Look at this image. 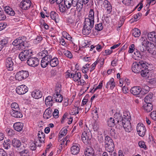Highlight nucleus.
<instances>
[{
  "mask_svg": "<svg viewBox=\"0 0 156 156\" xmlns=\"http://www.w3.org/2000/svg\"><path fill=\"white\" fill-rule=\"evenodd\" d=\"M148 63L145 61H140L134 62L132 65V69L133 72L135 73L141 72V74L142 76H147L148 70H147Z\"/></svg>",
  "mask_w": 156,
  "mask_h": 156,
  "instance_id": "f257e3e1",
  "label": "nucleus"
},
{
  "mask_svg": "<svg viewBox=\"0 0 156 156\" xmlns=\"http://www.w3.org/2000/svg\"><path fill=\"white\" fill-rule=\"evenodd\" d=\"M89 0H66V5H68V8H69L70 6L73 7H76V9L78 12H80L82 9L83 7V4H86L88 3Z\"/></svg>",
  "mask_w": 156,
  "mask_h": 156,
  "instance_id": "f03ea898",
  "label": "nucleus"
},
{
  "mask_svg": "<svg viewBox=\"0 0 156 156\" xmlns=\"http://www.w3.org/2000/svg\"><path fill=\"white\" fill-rule=\"evenodd\" d=\"M131 118L129 116H124L122 120V123L119 126L121 127L123 126L125 131L128 132H130L133 129V127L130 122Z\"/></svg>",
  "mask_w": 156,
  "mask_h": 156,
  "instance_id": "7ed1b4c3",
  "label": "nucleus"
},
{
  "mask_svg": "<svg viewBox=\"0 0 156 156\" xmlns=\"http://www.w3.org/2000/svg\"><path fill=\"white\" fill-rule=\"evenodd\" d=\"M24 39L22 37H19L14 40L12 44L14 46H18V48L21 49H25L28 47V44L27 42L24 41Z\"/></svg>",
  "mask_w": 156,
  "mask_h": 156,
  "instance_id": "20e7f679",
  "label": "nucleus"
},
{
  "mask_svg": "<svg viewBox=\"0 0 156 156\" xmlns=\"http://www.w3.org/2000/svg\"><path fill=\"white\" fill-rule=\"evenodd\" d=\"M32 54L31 49H26L19 54V58L22 61H26L31 57Z\"/></svg>",
  "mask_w": 156,
  "mask_h": 156,
  "instance_id": "39448f33",
  "label": "nucleus"
},
{
  "mask_svg": "<svg viewBox=\"0 0 156 156\" xmlns=\"http://www.w3.org/2000/svg\"><path fill=\"white\" fill-rule=\"evenodd\" d=\"M91 138V133L90 131L88 132L84 131L81 136L82 140L83 143L86 145L90 144V141Z\"/></svg>",
  "mask_w": 156,
  "mask_h": 156,
  "instance_id": "423d86ee",
  "label": "nucleus"
},
{
  "mask_svg": "<svg viewBox=\"0 0 156 156\" xmlns=\"http://www.w3.org/2000/svg\"><path fill=\"white\" fill-rule=\"evenodd\" d=\"M29 76V73L27 71L21 70L16 74L15 78L17 80L21 81L26 79Z\"/></svg>",
  "mask_w": 156,
  "mask_h": 156,
  "instance_id": "0eeeda50",
  "label": "nucleus"
},
{
  "mask_svg": "<svg viewBox=\"0 0 156 156\" xmlns=\"http://www.w3.org/2000/svg\"><path fill=\"white\" fill-rule=\"evenodd\" d=\"M136 130L138 135L140 136L143 137L145 134L146 129L143 124L140 123L137 124Z\"/></svg>",
  "mask_w": 156,
  "mask_h": 156,
  "instance_id": "6e6552de",
  "label": "nucleus"
},
{
  "mask_svg": "<svg viewBox=\"0 0 156 156\" xmlns=\"http://www.w3.org/2000/svg\"><path fill=\"white\" fill-rule=\"evenodd\" d=\"M53 52L51 49L48 50H44L38 53L39 57H42V58H46L48 57H52Z\"/></svg>",
  "mask_w": 156,
  "mask_h": 156,
  "instance_id": "1a4fd4ad",
  "label": "nucleus"
},
{
  "mask_svg": "<svg viewBox=\"0 0 156 156\" xmlns=\"http://www.w3.org/2000/svg\"><path fill=\"white\" fill-rule=\"evenodd\" d=\"M27 62L29 66L32 67H36L39 64V61L36 57H30L27 59Z\"/></svg>",
  "mask_w": 156,
  "mask_h": 156,
  "instance_id": "9d476101",
  "label": "nucleus"
},
{
  "mask_svg": "<svg viewBox=\"0 0 156 156\" xmlns=\"http://www.w3.org/2000/svg\"><path fill=\"white\" fill-rule=\"evenodd\" d=\"M68 73V77H69L70 78L73 79V80L75 82H79L80 81V79L81 76V73L80 72H76L75 73H72L70 74L69 73L67 72Z\"/></svg>",
  "mask_w": 156,
  "mask_h": 156,
  "instance_id": "9b49d317",
  "label": "nucleus"
},
{
  "mask_svg": "<svg viewBox=\"0 0 156 156\" xmlns=\"http://www.w3.org/2000/svg\"><path fill=\"white\" fill-rule=\"evenodd\" d=\"M28 88L25 85H22L18 86L16 89V92L19 95L24 94L28 91Z\"/></svg>",
  "mask_w": 156,
  "mask_h": 156,
  "instance_id": "f8f14e48",
  "label": "nucleus"
},
{
  "mask_svg": "<svg viewBox=\"0 0 156 156\" xmlns=\"http://www.w3.org/2000/svg\"><path fill=\"white\" fill-rule=\"evenodd\" d=\"M38 138L35 139V142L36 144H41L44 143L45 140V134L41 131H39L37 134Z\"/></svg>",
  "mask_w": 156,
  "mask_h": 156,
  "instance_id": "ddd939ff",
  "label": "nucleus"
},
{
  "mask_svg": "<svg viewBox=\"0 0 156 156\" xmlns=\"http://www.w3.org/2000/svg\"><path fill=\"white\" fill-rule=\"evenodd\" d=\"M31 5V2L30 0H22L20 3V7L23 10L28 9Z\"/></svg>",
  "mask_w": 156,
  "mask_h": 156,
  "instance_id": "4468645a",
  "label": "nucleus"
},
{
  "mask_svg": "<svg viewBox=\"0 0 156 156\" xmlns=\"http://www.w3.org/2000/svg\"><path fill=\"white\" fill-rule=\"evenodd\" d=\"M122 113L119 111L116 112L114 115V118H115L117 123L118 125H120L122 123V120L123 119V118L126 115H124L122 117Z\"/></svg>",
  "mask_w": 156,
  "mask_h": 156,
  "instance_id": "2eb2a0df",
  "label": "nucleus"
},
{
  "mask_svg": "<svg viewBox=\"0 0 156 156\" xmlns=\"http://www.w3.org/2000/svg\"><path fill=\"white\" fill-rule=\"evenodd\" d=\"M13 62L11 58L8 57L5 60V65L8 70L11 71L13 70Z\"/></svg>",
  "mask_w": 156,
  "mask_h": 156,
  "instance_id": "dca6fc26",
  "label": "nucleus"
},
{
  "mask_svg": "<svg viewBox=\"0 0 156 156\" xmlns=\"http://www.w3.org/2000/svg\"><path fill=\"white\" fill-rule=\"evenodd\" d=\"M84 154L85 156H98L94 154V150L90 147L86 148L84 151Z\"/></svg>",
  "mask_w": 156,
  "mask_h": 156,
  "instance_id": "f3484780",
  "label": "nucleus"
},
{
  "mask_svg": "<svg viewBox=\"0 0 156 156\" xmlns=\"http://www.w3.org/2000/svg\"><path fill=\"white\" fill-rule=\"evenodd\" d=\"M31 96L34 98L38 99L42 97V94L41 90H33L32 92Z\"/></svg>",
  "mask_w": 156,
  "mask_h": 156,
  "instance_id": "a211bd4d",
  "label": "nucleus"
},
{
  "mask_svg": "<svg viewBox=\"0 0 156 156\" xmlns=\"http://www.w3.org/2000/svg\"><path fill=\"white\" fill-rule=\"evenodd\" d=\"M141 88L139 86H134L130 89V91L131 94L134 95H138L141 94Z\"/></svg>",
  "mask_w": 156,
  "mask_h": 156,
  "instance_id": "6ab92c4d",
  "label": "nucleus"
},
{
  "mask_svg": "<svg viewBox=\"0 0 156 156\" xmlns=\"http://www.w3.org/2000/svg\"><path fill=\"white\" fill-rule=\"evenodd\" d=\"M45 104L47 107L50 108L52 106L54 102L53 97L48 96L47 97L45 100Z\"/></svg>",
  "mask_w": 156,
  "mask_h": 156,
  "instance_id": "aec40b11",
  "label": "nucleus"
},
{
  "mask_svg": "<svg viewBox=\"0 0 156 156\" xmlns=\"http://www.w3.org/2000/svg\"><path fill=\"white\" fill-rule=\"evenodd\" d=\"M52 109L48 107L46 109L43 115V117L46 119L50 118L52 116Z\"/></svg>",
  "mask_w": 156,
  "mask_h": 156,
  "instance_id": "412c9836",
  "label": "nucleus"
},
{
  "mask_svg": "<svg viewBox=\"0 0 156 156\" xmlns=\"http://www.w3.org/2000/svg\"><path fill=\"white\" fill-rule=\"evenodd\" d=\"M24 125L20 122H16L13 125L14 129L18 132L21 131Z\"/></svg>",
  "mask_w": 156,
  "mask_h": 156,
  "instance_id": "4be33fe9",
  "label": "nucleus"
},
{
  "mask_svg": "<svg viewBox=\"0 0 156 156\" xmlns=\"http://www.w3.org/2000/svg\"><path fill=\"white\" fill-rule=\"evenodd\" d=\"M94 21L90 20L89 19H85L84 26L86 27L92 29L94 27Z\"/></svg>",
  "mask_w": 156,
  "mask_h": 156,
  "instance_id": "5701e85b",
  "label": "nucleus"
},
{
  "mask_svg": "<svg viewBox=\"0 0 156 156\" xmlns=\"http://www.w3.org/2000/svg\"><path fill=\"white\" fill-rule=\"evenodd\" d=\"M115 86V83L114 82V79L112 78L105 85L106 88L108 89L109 87V89L111 90H112Z\"/></svg>",
  "mask_w": 156,
  "mask_h": 156,
  "instance_id": "b1692460",
  "label": "nucleus"
},
{
  "mask_svg": "<svg viewBox=\"0 0 156 156\" xmlns=\"http://www.w3.org/2000/svg\"><path fill=\"white\" fill-rule=\"evenodd\" d=\"M52 57H48L46 58H42L41 61V66L42 68L46 67L49 64L50 58Z\"/></svg>",
  "mask_w": 156,
  "mask_h": 156,
  "instance_id": "393cba45",
  "label": "nucleus"
},
{
  "mask_svg": "<svg viewBox=\"0 0 156 156\" xmlns=\"http://www.w3.org/2000/svg\"><path fill=\"white\" fill-rule=\"evenodd\" d=\"M54 101L60 102L63 100V97L62 95L59 94L58 91H56L53 96Z\"/></svg>",
  "mask_w": 156,
  "mask_h": 156,
  "instance_id": "a878e982",
  "label": "nucleus"
},
{
  "mask_svg": "<svg viewBox=\"0 0 156 156\" xmlns=\"http://www.w3.org/2000/svg\"><path fill=\"white\" fill-rule=\"evenodd\" d=\"M12 116L16 118H21L23 117V114L20 110L10 112Z\"/></svg>",
  "mask_w": 156,
  "mask_h": 156,
  "instance_id": "bb28decb",
  "label": "nucleus"
},
{
  "mask_svg": "<svg viewBox=\"0 0 156 156\" xmlns=\"http://www.w3.org/2000/svg\"><path fill=\"white\" fill-rule=\"evenodd\" d=\"M80 151L79 145L77 144L73 145L71 148V152L73 155L78 154Z\"/></svg>",
  "mask_w": 156,
  "mask_h": 156,
  "instance_id": "cd10ccee",
  "label": "nucleus"
},
{
  "mask_svg": "<svg viewBox=\"0 0 156 156\" xmlns=\"http://www.w3.org/2000/svg\"><path fill=\"white\" fill-rule=\"evenodd\" d=\"M148 39L156 43V33L154 32H151L147 35Z\"/></svg>",
  "mask_w": 156,
  "mask_h": 156,
  "instance_id": "c85d7f7f",
  "label": "nucleus"
},
{
  "mask_svg": "<svg viewBox=\"0 0 156 156\" xmlns=\"http://www.w3.org/2000/svg\"><path fill=\"white\" fill-rule=\"evenodd\" d=\"M49 64L52 67H55L59 64V61L57 58H50Z\"/></svg>",
  "mask_w": 156,
  "mask_h": 156,
  "instance_id": "c756f323",
  "label": "nucleus"
},
{
  "mask_svg": "<svg viewBox=\"0 0 156 156\" xmlns=\"http://www.w3.org/2000/svg\"><path fill=\"white\" fill-rule=\"evenodd\" d=\"M66 0H64V4L62 3V4H60L59 5V9L60 12H65L67 9H69L71 6H70L69 8H68V5H67L66 4Z\"/></svg>",
  "mask_w": 156,
  "mask_h": 156,
  "instance_id": "7c9ffc66",
  "label": "nucleus"
},
{
  "mask_svg": "<svg viewBox=\"0 0 156 156\" xmlns=\"http://www.w3.org/2000/svg\"><path fill=\"white\" fill-rule=\"evenodd\" d=\"M143 108L145 111L148 112L152 109L153 105L151 103H146L143 105Z\"/></svg>",
  "mask_w": 156,
  "mask_h": 156,
  "instance_id": "2f4dec72",
  "label": "nucleus"
},
{
  "mask_svg": "<svg viewBox=\"0 0 156 156\" xmlns=\"http://www.w3.org/2000/svg\"><path fill=\"white\" fill-rule=\"evenodd\" d=\"M4 11L7 14L11 16H14L15 12L9 6H6L4 8Z\"/></svg>",
  "mask_w": 156,
  "mask_h": 156,
  "instance_id": "473e14b6",
  "label": "nucleus"
},
{
  "mask_svg": "<svg viewBox=\"0 0 156 156\" xmlns=\"http://www.w3.org/2000/svg\"><path fill=\"white\" fill-rule=\"evenodd\" d=\"M131 32L132 35L135 37H139L141 34L140 30L137 28H134L133 29Z\"/></svg>",
  "mask_w": 156,
  "mask_h": 156,
  "instance_id": "72a5a7b5",
  "label": "nucleus"
},
{
  "mask_svg": "<svg viewBox=\"0 0 156 156\" xmlns=\"http://www.w3.org/2000/svg\"><path fill=\"white\" fill-rule=\"evenodd\" d=\"M105 146L114 144L111 138L108 135L105 136Z\"/></svg>",
  "mask_w": 156,
  "mask_h": 156,
  "instance_id": "f704fd0d",
  "label": "nucleus"
},
{
  "mask_svg": "<svg viewBox=\"0 0 156 156\" xmlns=\"http://www.w3.org/2000/svg\"><path fill=\"white\" fill-rule=\"evenodd\" d=\"M105 146L114 144L111 138L108 135L105 136Z\"/></svg>",
  "mask_w": 156,
  "mask_h": 156,
  "instance_id": "c9c22d12",
  "label": "nucleus"
},
{
  "mask_svg": "<svg viewBox=\"0 0 156 156\" xmlns=\"http://www.w3.org/2000/svg\"><path fill=\"white\" fill-rule=\"evenodd\" d=\"M13 146L14 147H19L21 145V143L20 141L14 138L12 141Z\"/></svg>",
  "mask_w": 156,
  "mask_h": 156,
  "instance_id": "e433bc0d",
  "label": "nucleus"
},
{
  "mask_svg": "<svg viewBox=\"0 0 156 156\" xmlns=\"http://www.w3.org/2000/svg\"><path fill=\"white\" fill-rule=\"evenodd\" d=\"M108 125L110 127H113L115 125H118L117 123L115 122V120L112 118H110L107 121Z\"/></svg>",
  "mask_w": 156,
  "mask_h": 156,
  "instance_id": "4c0bfd02",
  "label": "nucleus"
},
{
  "mask_svg": "<svg viewBox=\"0 0 156 156\" xmlns=\"http://www.w3.org/2000/svg\"><path fill=\"white\" fill-rule=\"evenodd\" d=\"M153 94L151 93H149L144 98V101L146 103H151V102L152 100Z\"/></svg>",
  "mask_w": 156,
  "mask_h": 156,
  "instance_id": "58836bf2",
  "label": "nucleus"
},
{
  "mask_svg": "<svg viewBox=\"0 0 156 156\" xmlns=\"http://www.w3.org/2000/svg\"><path fill=\"white\" fill-rule=\"evenodd\" d=\"M41 144L39 143L36 144L34 142H30V150L34 151L36 150V146H38L39 147H41Z\"/></svg>",
  "mask_w": 156,
  "mask_h": 156,
  "instance_id": "ea45409f",
  "label": "nucleus"
},
{
  "mask_svg": "<svg viewBox=\"0 0 156 156\" xmlns=\"http://www.w3.org/2000/svg\"><path fill=\"white\" fill-rule=\"evenodd\" d=\"M11 110L10 112H13L14 111L19 110H20L18 105L15 102L12 103L11 105Z\"/></svg>",
  "mask_w": 156,
  "mask_h": 156,
  "instance_id": "a19ab883",
  "label": "nucleus"
},
{
  "mask_svg": "<svg viewBox=\"0 0 156 156\" xmlns=\"http://www.w3.org/2000/svg\"><path fill=\"white\" fill-rule=\"evenodd\" d=\"M114 144L105 146V150L108 152L112 153L114 150Z\"/></svg>",
  "mask_w": 156,
  "mask_h": 156,
  "instance_id": "79ce46f5",
  "label": "nucleus"
},
{
  "mask_svg": "<svg viewBox=\"0 0 156 156\" xmlns=\"http://www.w3.org/2000/svg\"><path fill=\"white\" fill-rule=\"evenodd\" d=\"M85 26H83V28L82 30V33L84 35H87L89 34L91 31V29L88 27H86Z\"/></svg>",
  "mask_w": 156,
  "mask_h": 156,
  "instance_id": "37998d69",
  "label": "nucleus"
},
{
  "mask_svg": "<svg viewBox=\"0 0 156 156\" xmlns=\"http://www.w3.org/2000/svg\"><path fill=\"white\" fill-rule=\"evenodd\" d=\"M149 87L147 85H145L141 89L140 92L141 95H144L149 91Z\"/></svg>",
  "mask_w": 156,
  "mask_h": 156,
  "instance_id": "c03bdc74",
  "label": "nucleus"
},
{
  "mask_svg": "<svg viewBox=\"0 0 156 156\" xmlns=\"http://www.w3.org/2000/svg\"><path fill=\"white\" fill-rule=\"evenodd\" d=\"M50 17L51 19L55 20V22H56V19H57L58 18V14L54 11H51L50 13Z\"/></svg>",
  "mask_w": 156,
  "mask_h": 156,
  "instance_id": "a18cd8bd",
  "label": "nucleus"
},
{
  "mask_svg": "<svg viewBox=\"0 0 156 156\" xmlns=\"http://www.w3.org/2000/svg\"><path fill=\"white\" fill-rule=\"evenodd\" d=\"M85 19H89L90 20L94 21V12L93 9H90L89 12L88 17Z\"/></svg>",
  "mask_w": 156,
  "mask_h": 156,
  "instance_id": "49530a36",
  "label": "nucleus"
},
{
  "mask_svg": "<svg viewBox=\"0 0 156 156\" xmlns=\"http://www.w3.org/2000/svg\"><path fill=\"white\" fill-rule=\"evenodd\" d=\"M4 147L6 149H8L10 147V141L9 139H8L4 140L3 143Z\"/></svg>",
  "mask_w": 156,
  "mask_h": 156,
  "instance_id": "de8ad7c7",
  "label": "nucleus"
},
{
  "mask_svg": "<svg viewBox=\"0 0 156 156\" xmlns=\"http://www.w3.org/2000/svg\"><path fill=\"white\" fill-rule=\"evenodd\" d=\"M8 42L5 39H3L0 41V48L2 49L4 48H6Z\"/></svg>",
  "mask_w": 156,
  "mask_h": 156,
  "instance_id": "09e8293b",
  "label": "nucleus"
},
{
  "mask_svg": "<svg viewBox=\"0 0 156 156\" xmlns=\"http://www.w3.org/2000/svg\"><path fill=\"white\" fill-rule=\"evenodd\" d=\"M65 50L63 51L64 55L67 57L71 58L73 57V55L68 50H65V49H62Z\"/></svg>",
  "mask_w": 156,
  "mask_h": 156,
  "instance_id": "8fccbe9b",
  "label": "nucleus"
},
{
  "mask_svg": "<svg viewBox=\"0 0 156 156\" xmlns=\"http://www.w3.org/2000/svg\"><path fill=\"white\" fill-rule=\"evenodd\" d=\"M133 53L132 54L133 57L134 58H139L141 56V55L140 51L138 49H134Z\"/></svg>",
  "mask_w": 156,
  "mask_h": 156,
  "instance_id": "3c124183",
  "label": "nucleus"
},
{
  "mask_svg": "<svg viewBox=\"0 0 156 156\" xmlns=\"http://www.w3.org/2000/svg\"><path fill=\"white\" fill-rule=\"evenodd\" d=\"M21 156H29L28 151L27 149H25L19 153Z\"/></svg>",
  "mask_w": 156,
  "mask_h": 156,
  "instance_id": "603ef678",
  "label": "nucleus"
},
{
  "mask_svg": "<svg viewBox=\"0 0 156 156\" xmlns=\"http://www.w3.org/2000/svg\"><path fill=\"white\" fill-rule=\"evenodd\" d=\"M103 26L101 23L95 25V29L98 31H100L103 29Z\"/></svg>",
  "mask_w": 156,
  "mask_h": 156,
  "instance_id": "864d4df0",
  "label": "nucleus"
},
{
  "mask_svg": "<svg viewBox=\"0 0 156 156\" xmlns=\"http://www.w3.org/2000/svg\"><path fill=\"white\" fill-rule=\"evenodd\" d=\"M63 36L66 39L69 41H71L72 37L68 33L66 32H63L62 33Z\"/></svg>",
  "mask_w": 156,
  "mask_h": 156,
  "instance_id": "5fc2aeb1",
  "label": "nucleus"
},
{
  "mask_svg": "<svg viewBox=\"0 0 156 156\" xmlns=\"http://www.w3.org/2000/svg\"><path fill=\"white\" fill-rule=\"evenodd\" d=\"M138 145L140 147L143 148L145 150L147 149V147L145 144V142L143 141H139L138 142Z\"/></svg>",
  "mask_w": 156,
  "mask_h": 156,
  "instance_id": "6e6d98bb",
  "label": "nucleus"
},
{
  "mask_svg": "<svg viewBox=\"0 0 156 156\" xmlns=\"http://www.w3.org/2000/svg\"><path fill=\"white\" fill-rule=\"evenodd\" d=\"M59 111L57 109H55L53 112L52 113V116L55 118H57L59 117L58 115Z\"/></svg>",
  "mask_w": 156,
  "mask_h": 156,
  "instance_id": "4d7b16f0",
  "label": "nucleus"
},
{
  "mask_svg": "<svg viewBox=\"0 0 156 156\" xmlns=\"http://www.w3.org/2000/svg\"><path fill=\"white\" fill-rule=\"evenodd\" d=\"M122 2L126 5L129 6L131 5L133 1L132 0H122Z\"/></svg>",
  "mask_w": 156,
  "mask_h": 156,
  "instance_id": "13d9d810",
  "label": "nucleus"
},
{
  "mask_svg": "<svg viewBox=\"0 0 156 156\" xmlns=\"http://www.w3.org/2000/svg\"><path fill=\"white\" fill-rule=\"evenodd\" d=\"M142 45H144L145 47L147 48L151 47V46L154 45V44L151 42L147 41L145 43H143Z\"/></svg>",
  "mask_w": 156,
  "mask_h": 156,
  "instance_id": "bf43d9fd",
  "label": "nucleus"
},
{
  "mask_svg": "<svg viewBox=\"0 0 156 156\" xmlns=\"http://www.w3.org/2000/svg\"><path fill=\"white\" fill-rule=\"evenodd\" d=\"M5 130L9 136H12L14 134V131L12 129H7Z\"/></svg>",
  "mask_w": 156,
  "mask_h": 156,
  "instance_id": "052dcab7",
  "label": "nucleus"
},
{
  "mask_svg": "<svg viewBox=\"0 0 156 156\" xmlns=\"http://www.w3.org/2000/svg\"><path fill=\"white\" fill-rule=\"evenodd\" d=\"M103 4L105 9L110 6H112L110 2L107 0H105L104 1Z\"/></svg>",
  "mask_w": 156,
  "mask_h": 156,
  "instance_id": "680f3d73",
  "label": "nucleus"
},
{
  "mask_svg": "<svg viewBox=\"0 0 156 156\" xmlns=\"http://www.w3.org/2000/svg\"><path fill=\"white\" fill-rule=\"evenodd\" d=\"M67 130L66 129H62L60 131L59 133L60 134V136L61 138L62 136H65L67 133Z\"/></svg>",
  "mask_w": 156,
  "mask_h": 156,
  "instance_id": "e2e57ef3",
  "label": "nucleus"
},
{
  "mask_svg": "<svg viewBox=\"0 0 156 156\" xmlns=\"http://www.w3.org/2000/svg\"><path fill=\"white\" fill-rule=\"evenodd\" d=\"M142 15V14L140 13H138L135 15L134 16V18L135 20V21H136L139 20Z\"/></svg>",
  "mask_w": 156,
  "mask_h": 156,
  "instance_id": "0e129e2a",
  "label": "nucleus"
},
{
  "mask_svg": "<svg viewBox=\"0 0 156 156\" xmlns=\"http://www.w3.org/2000/svg\"><path fill=\"white\" fill-rule=\"evenodd\" d=\"M122 83H123L124 85L128 86L130 84V81L128 79L126 78L123 81Z\"/></svg>",
  "mask_w": 156,
  "mask_h": 156,
  "instance_id": "69168bd1",
  "label": "nucleus"
},
{
  "mask_svg": "<svg viewBox=\"0 0 156 156\" xmlns=\"http://www.w3.org/2000/svg\"><path fill=\"white\" fill-rule=\"evenodd\" d=\"M0 156H8L7 154L2 149H0Z\"/></svg>",
  "mask_w": 156,
  "mask_h": 156,
  "instance_id": "338daca9",
  "label": "nucleus"
},
{
  "mask_svg": "<svg viewBox=\"0 0 156 156\" xmlns=\"http://www.w3.org/2000/svg\"><path fill=\"white\" fill-rule=\"evenodd\" d=\"M151 119L154 120H156V112L153 111L151 113Z\"/></svg>",
  "mask_w": 156,
  "mask_h": 156,
  "instance_id": "774afa93",
  "label": "nucleus"
}]
</instances>
